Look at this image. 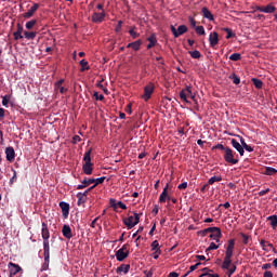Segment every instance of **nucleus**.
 Here are the masks:
<instances>
[{"mask_svg":"<svg viewBox=\"0 0 277 277\" xmlns=\"http://www.w3.org/2000/svg\"><path fill=\"white\" fill-rule=\"evenodd\" d=\"M225 269H227V268H225ZM227 271H228V277H232L233 274H235V272H237V265L233 264L232 267L229 266Z\"/></svg>","mask_w":277,"mask_h":277,"instance_id":"a18cd8bd","label":"nucleus"},{"mask_svg":"<svg viewBox=\"0 0 277 277\" xmlns=\"http://www.w3.org/2000/svg\"><path fill=\"white\" fill-rule=\"evenodd\" d=\"M222 181V176H212L208 180V184L213 185L214 183H220Z\"/></svg>","mask_w":277,"mask_h":277,"instance_id":"4c0bfd02","label":"nucleus"},{"mask_svg":"<svg viewBox=\"0 0 277 277\" xmlns=\"http://www.w3.org/2000/svg\"><path fill=\"white\" fill-rule=\"evenodd\" d=\"M105 21V11H102L101 13L94 12L92 15V23H103Z\"/></svg>","mask_w":277,"mask_h":277,"instance_id":"dca6fc26","label":"nucleus"},{"mask_svg":"<svg viewBox=\"0 0 277 277\" xmlns=\"http://www.w3.org/2000/svg\"><path fill=\"white\" fill-rule=\"evenodd\" d=\"M170 192H172V187H170V183H167L162 193L159 196V202L161 205L166 203V201H171L173 205H176L179 202L176 198L170 196Z\"/></svg>","mask_w":277,"mask_h":277,"instance_id":"7ed1b4c3","label":"nucleus"},{"mask_svg":"<svg viewBox=\"0 0 277 277\" xmlns=\"http://www.w3.org/2000/svg\"><path fill=\"white\" fill-rule=\"evenodd\" d=\"M129 269H131V265L121 264L119 267H117V274H120V272H123V274H129Z\"/></svg>","mask_w":277,"mask_h":277,"instance_id":"bb28decb","label":"nucleus"},{"mask_svg":"<svg viewBox=\"0 0 277 277\" xmlns=\"http://www.w3.org/2000/svg\"><path fill=\"white\" fill-rule=\"evenodd\" d=\"M188 53L193 60H200V57H202V54L198 50L189 51Z\"/></svg>","mask_w":277,"mask_h":277,"instance_id":"473e14b6","label":"nucleus"},{"mask_svg":"<svg viewBox=\"0 0 277 277\" xmlns=\"http://www.w3.org/2000/svg\"><path fill=\"white\" fill-rule=\"evenodd\" d=\"M224 150V153H226V147L223 144H217L213 147V150Z\"/></svg>","mask_w":277,"mask_h":277,"instance_id":"603ef678","label":"nucleus"},{"mask_svg":"<svg viewBox=\"0 0 277 277\" xmlns=\"http://www.w3.org/2000/svg\"><path fill=\"white\" fill-rule=\"evenodd\" d=\"M177 189H187V182H183L177 186Z\"/></svg>","mask_w":277,"mask_h":277,"instance_id":"0e129e2a","label":"nucleus"},{"mask_svg":"<svg viewBox=\"0 0 277 277\" xmlns=\"http://www.w3.org/2000/svg\"><path fill=\"white\" fill-rule=\"evenodd\" d=\"M43 256L51 258V246L49 240H43Z\"/></svg>","mask_w":277,"mask_h":277,"instance_id":"b1692460","label":"nucleus"},{"mask_svg":"<svg viewBox=\"0 0 277 277\" xmlns=\"http://www.w3.org/2000/svg\"><path fill=\"white\" fill-rule=\"evenodd\" d=\"M142 214H137V212H134V216H129L123 219V224L127 226L128 230H131V228L137 226L140 224V216Z\"/></svg>","mask_w":277,"mask_h":277,"instance_id":"39448f33","label":"nucleus"},{"mask_svg":"<svg viewBox=\"0 0 277 277\" xmlns=\"http://www.w3.org/2000/svg\"><path fill=\"white\" fill-rule=\"evenodd\" d=\"M262 269H272V264L269 263L263 264Z\"/></svg>","mask_w":277,"mask_h":277,"instance_id":"338daca9","label":"nucleus"},{"mask_svg":"<svg viewBox=\"0 0 277 277\" xmlns=\"http://www.w3.org/2000/svg\"><path fill=\"white\" fill-rule=\"evenodd\" d=\"M209 185H210V184H205V185L201 187L202 194H205V192H208Z\"/></svg>","mask_w":277,"mask_h":277,"instance_id":"774afa93","label":"nucleus"},{"mask_svg":"<svg viewBox=\"0 0 277 277\" xmlns=\"http://www.w3.org/2000/svg\"><path fill=\"white\" fill-rule=\"evenodd\" d=\"M117 207H119V208L122 209L123 211H127V205H124L122 201H118V202H117Z\"/></svg>","mask_w":277,"mask_h":277,"instance_id":"4d7b16f0","label":"nucleus"},{"mask_svg":"<svg viewBox=\"0 0 277 277\" xmlns=\"http://www.w3.org/2000/svg\"><path fill=\"white\" fill-rule=\"evenodd\" d=\"M92 183H94V179H84L82 181V185H84V187H89V185H92Z\"/></svg>","mask_w":277,"mask_h":277,"instance_id":"8fccbe9b","label":"nucleus"},{"mask_svg":"<svg viewBox=\"0 0 277 277\" xmlns=\"http://www.w3.org/2000/svg\"><path fill=\"white\" fill-rule=\"evenodd\" d=\"M24 36H25L26 40H35V39H36V36H37V32H34V31H25V32H24Z\"/></svg>","mask_w":277,"mask_h":277,"instance_id":"72a5a7b5","label":"nucleus"},{"mask_svg":"<svg viewBox=\"0 0 277 277\" xmlns=\"http://www.w3.org/2000/svg\"><path fill=\"white\" fill-rule=\"evenodd\" d=\"M192 87L187 85L185 89H183L180 92V98L181 101H184V103H189V101L187 98H189V96H192Z\"/></svg>","mask_w":277,"mask_h":277,"instance_id":"9b49d317","label":"nucleus"},{"mask_svg":"<svg viewBox=\"0 0 277 277\" xmlns=\"http://www.w3.org/2000/svg\"><path fill=\"white\" fill-rule=\"evenodd\" d=\"M60 208L62 209L63 216L66 219L68 217L70 213V205L66 201H61L60 202Z\"/></svg>","mask_w":277,"mask_h":277,"instance_id":"2eb2a0df","label":"nucleus"},{"mask_svg":"<svg viewBox=\"0 0 277 277\" xmlns=\"http://www.w3.org/2000/svg\"><path fill=\"white\" fill-rule=\"evenodd\" d=\"M41 235H42L43 241H49L51 234L49 233V226L47 225V223H42Z\"/></svg>","mask_w":277,"mask_h":277,"instance_id":"6ab92c4d","label":"nucleus"},{"mask_svg":"<svg viewBox=\"0 0 277 277\" xmlns=\"http://www.w3.org/2000/svg\"><path fill=\"white\" fill-rule=\"evenodd\" d=\"M5 156H6V161H10V163H12V161H14V159L16 158V151H14V147H6L5 148Z\"/></svg>","mask_w":277,"mask_h":277,"instance_id":"4468645a","label":"nucleus"},{"mask_svg":"<svg viewBox=\"0 0 277 277\" xmlns=\"http://www.w3.org/2000/svg\"><path fill=\"white\" fill-rule=\"evenodd\" d=\"M38 23L37 19H31L29 22L26 23L25 27L26 29H34V26Z\"/></svg>","mask_w":277,"mask_h":277,"instance_id":"a19ab883","label":"nucleus"},{"mask_svg":"<svg viewBox=\"0 0 277 277\" xmlns=\"http://www.w3.org/2000/svg\"><path fill=\"white\" fill-rule=\"evenodd\" d=\"M171 32L173 34L174 38H180L183 34H187V26L180 25L176 29L173 25H171Z\"/></svg>","mask_w":277,"mask_h":277,"instance_id":"6e6552de","label":"nucleus"},{"mask_svg":"<svg viewBox=\"0 0 277 277\" xmlns=\"http://www.w3.org/2000/svg\"><path fill=\"white\" fill-rule=\"evenodd\" d=\"M62 233L65 239H72V229L70 228V225H64Z\"/></svg>","mask_w":277,"mask_h":277,"instance_id":"aec40b11","label":"nucleus"},{"mask_svg":"<svg viewBox=\"0 0 277 277\" xmlns=\"http://www.w3.org/2000/svg\"><path fill=\"white\" fill-rule=\"evenodd\" d=\"M135 29H137V27H135V26H131L129 29V34H130L131 38H133V40L140 38V32L135 31Z\"/></svg>","mask_w":277,"mask_h":277,"instance_id":"c85d7f7f","label":"nucleus"},{"mask_svg":"<svg viewBox=\"0 0 277 277\" xmlns=\"http://www.w3.org/2000/svg\"><path fill=\"white\" fill-rule=\"evenodd\" d=\"M253 85L256 88V90H261L263 88V81L259 78H252L251 79Z\"/></svg>","mask_w":277,"mask_h":277,"instance_id":"c756f323","label":"nucleus"},{"mask_svg":"<svg viewBox=\"0 0 277 277\" xmlns=\"http://www.w3.org/2000/svg\"><path fill=\"white\" fill-rule=\"evenodd\" d=\"M209 42L210 47H216V44L220 42V38L216 31L210 34Z\"/></svg>","mask_w":277,"mask_h":277,"instance_id":"412c9836","label":"nucleus"},{"mask_svg":"<svg viewBox=\"0 0 277 277\" xmlns=\"http://www.w3.org/2000/svg\"><path fill=\"white\" fill-rule=\"evenodd\" d=\"M201 13L203 18H207L208 21H214L213 14L211 13V11H209L207 6H203L201 9Z\"/></svg>","mask_w":277,"mask_h":277,"instance_id":"5701e85b","label":"nucleus"},{"mask_svg":"<svg viewBox=\"0 0 277 277\" xmlns=\"http://www.w3.org/2000/svg\"><path fill=\"white\" fill-rule=\"evenodd\" d=\"M267 221L271 222L272 228L274 230H276V228H277V215L274 214V215L267 216Z\"/></svg>","mask_w":277,"mask_h":277,"instance_id":"cd10ccee","label":"nucleus"},{"mask_svg":"<svg viewBox=\"0 0 277 277\" xmlns=\"http://www.w3.org/2000/svg\"><path fill=\"white\" fill-rule=\"evenodd\" d=\"M14 40H23V26L17 24V31L13 34Z\"/></svg>","mask_w":277,"mask_h":277,"instance_id":"a878e982","label":"nucleus"},{"mask_svg":"<svg viewBox=\"0 0 277 277\" xmlns=\"http://www.w3.org/2000/svg\"><path fill=\"white\" fill-rule=\"evenodd\" d=\"M229 79H232L233 83L235 85H239V83H241V79L239 78V76H237L236 74H232L229 76Z\"/></svg>","mask_w":277,"mask_h":277,"instance_id":"f704fd0d","label":"nucleus"},{"mask_svg":"<svg viewBox=\"0 0 277 277\" xmlns=\"http://www.w3.org/2000/svg\"><path fill=\"white\" fill-rule=\"evenodd\" d=\"M196 34H198V36H205L206 31H205V26H197L195 28Z\"/></svg>","mask_w":277,"mask_h":277,"instance_id":"37998d69","label":"nucleus"},{"mask_svg":"<svg viewBox=\"0 0 277 277\" xmlns=\"http://www.w3.org/2000/svg\"><path fill=\"white\" fill-rule=\"evenodd\" d=\"M83 161L84 164L82 166V170L88 176H90V174L94 172V163H92V148L85 151L83 156Z\"/></svg>","mask_w":277,"mask_h":277,"instance_id":"f03ea898","label":"nucleus"},{"mask_svg":"<svg viewBox=\"0 0 277 277\" xmlns=\"http://www.w3.org/2000/svg\"><path fill=\"white\" fill-rule=\"evenodd\" d=\"M142 47V39H138L134 42L128 43L127 49H133V51H140Z\"/></svg>","mask_w":277,"mask_h":277,"instance_id":"4be33fe9","label":"nucleus"},{"mask_svg":"<svg viewBox=\"0 0 277 277\" xmlns=\"http://www.w3.org/2000/svg\"><path fill=\"white\" fill-rule=\"evenodd\" d=\"M276 10V6H274L272 3L267 4L266 6H255L256 12H263L264 14H275Z\"/></svg>","mask_w":277,"mask_h":277,"instance_id":"9d476101","label":"nucleus"},{"mask_svg":"<svg viewBox=\"0 0 277 277\" xmlns=\"http://www.w3.org/2000/svg\"><path fill=\"white\" fill-rule=\"evenodd\" d=\"M229 60L232 62H239V60H241V54L240 53H233V54H230Z\"/></svg>","mask_w":277,"mask_h":277,"instance_id":"58836bf2","label":"nucleus"},{"mask_svg":"<svg viewBox=\"0 0 277 277\" xmlns=\"http://www.w3.org/2000/svg\"><path fill=\"white\" fill-rule=\"evenodd\" d=\"M64 79H61L58 81H56L54 83V92L55 94L60 93V94H66V92H68V88L64 87Z\"/></svg>","mask_w":277,"mask_h":277,"instance_id":"1a4fd4ad","label":"nucleus"},{"mask_svg":"<svg viewBox=\"0 0 277 277\" xmlns=\"http://www.w3.org/2000/svg\"><path fill=\"white\" fill-rule=\"evenodd\" d=\"M8 267L10 269V277L16 276L18 272L23 271V268L18 264H14L13 262H10Z\"/></svg>","mask_w":277,"mask_h":277,"instance_id":"f8f14e48","label":"nucleus"},{"mask_svg":"<svg viewBox=\"0 0 277 277\" xmlns=\"http://www.w3.org/2000/svg\"><path fill=\"white\" fill-rule=\"evenodd\" d=\"M115 256H116L117 261H119V262H122V261H124V259H128L129 258V245L126 243L122 246V248L117 250Z\"/></svg>","mask_w":277,"mask_h":277,"instance_id":"423d86ee","label":"nucleus"},{"mask_svg":"<svg viewBox=\"0 0 277 277\" xmlns=\"http://www.w3.org/2000/svg\"><path fill=\"white\" fill-rule=\"evenodd\" d=\"M240 237H242V243L245 246H248L249 241H250V236L243 234V233H240Z\"/></svg>","mask_w":277,"mask_h":277,"instance_id":"c03bdc74","label":"nucleus"},{"mask_svg":"<svg viewBox=\"0 0 277 277\" xmlns=\"http://www.w3.org/2000/svg\"><path fill=\"white\" fill-rule=\"evenodd\" d=\"M189 24L192 25V27L196 28V19L194 17H188Z\"/></svg>","mask_w":277,"mask_h":277,"instance_id":"680f3d73","label":"nucleus"},{"mask_svg":"<svg viewBox=\"0 0 277 277\" xmlns=\"http://www.w3.org/2000/svg\"><path fill=\"white\" fill-rule=\"evenodd\" d=\"M277 173V170L275 168L272 167H266L264 174H266L267 176H274V174Z\"/></svg>","mask_w":277,"mask_h":277,"instance_id":"2f4dec72","label":"nucleus"},{"mask_svg":"<svg viewBox=\"0 0 277 277\" xmlns=\"http://www.w3.org/2000/svg\"><path fill=\"white\" fill-rule=\"evenodd\" d=\"M161 254V249H157L155 252H154V259L157 260L159 259V255Z\"/></svg>","mask_w":277,"mask_h":277,"instance_id":"052dcab7","label":"nucleus"},{"mask_svg":"<svg viewBox=\"0 0 277 277\" xmlns=\"http://www.w3.org/2000/svg\"><path fill=\"white\" fill-rule=\"evenodd\" d=\"M93 96H94L95 101H105V95L98 94V92H94Z\"/></svg>","mask_w":277,"mask_h":277,"instance_id":"09e8293b","label":"nucleus"},{"mask_svg":"<svg viewBox=\"0 0 277 277\" xmlns=\"http://www.w3.org/2000/svg\"><path fill=\"white\" fill-rule=\"evenodd\" d=\"M209 237L220 246V239H222V229L220 227H216V229H214Z\"/></svg>","mask_w":277,"mask_h":277,"instance_id":"ddd939ff","label":"nucleus"},{"mask_svg":"<svg viewBox=\"0 0 277 277\" xmlns=\"http://www.w3.org/2000/svg\"><path fill=\"white\" fill-rule=\"evenodd\" d=\"M199 277H220L219 274L203 273Z\"/></svg>","mask_w":277,"mask_h":277,"instance_id":"864d4df0","label":"nucleus"},{"mask_svg":"<svg viewBox=\"0 0 277 277\" xmlns=\"http://www.w3.org/2000/svg\"><path fill=\"white\" fill-rule=\"evenodd\" d=\"M110 207L116 211L118 209V202H116V199L109 200Z\"/></svg>","mask_w":277,"mask_h":277,"instance_id":"5fc2aeb1","label":"nucleus"},{"mask_svg":"<svg viewBox=\"0 0 277 277\" xmlns=\"http://www.w3.org/2000/svg\"><path fill=\"white\" fill-rule=\"evenodd\" d=\"M105 179H107L106 176H102V177H98V179H94V185L93 187H96L97 185H103V183H105Z\"/></svg>","mask_w":277,"mask_h":277,"instance_id":"ea45409f","label":"nucleus"},{"mask_svg":"<svg viewBox=\"0 0 277 277\" xmlns=\"http://www.w3.org/2000/svg\"><path fill=\"white\" fill-rule=\"evenodd\" d=\"M77 198H78V207H81V205H85L88 197H84L83 195H81V193L77 194Z\"/></svg>","mask_w":277,"mask_h":277,"instance_id":"7c9ffc66","label":"nucleus"},{"mask_svg":"<svg viewBox=\"0 0 277 277\" xmlns=\"http://www.w3.org/2000/svg\"><path fill=\"white\" fill-rule=\"evenodd\" d=\"M264 277H274V273H272L271 271H266L264 272Z\"/></svg>","mask_w":277,"mask_h":277,"instance_id":"69168bd1","label":"nucleus"},{"mask_svg":"<svg viewBox=\"0 0 277 277\" xmlns=\"http://www.w3.org/2000/svg\"><path fill=\"white\" fill-rule=\"evenodd\" d=\"M220 245H215V242H211L210 246L206 249V252H211V250H217Z\"/></svg>","mask_w":277,"mask_h":277,"instance_id":"de8ad7c7","label":"nucleus"},{"mask_svg":"<svg viewBox=\"0 0 277 277\" xmlns=\"http://www.w3.org/2000/svg\"><path fill=\"white\" fill-rule=\"evenodd\" d=\"M151 250H153V251L160 250V248H159V241H158V240H154V241L151 242Z\"/></svg>","mask_w":277,"mask_h":277,"instance_id":"3c124183","label":"nucleus"},{"mask_svg":"<svg viewBox=\"0 0 277 277\" xmlns=\"http://www.w3.org/2000/svg\"><path fill=\"white\" fill-rule=\"evenodd\" d=\"M153 92H155V83L149 82L144 88V95H143L144 101H150V97L153 96Z\"/></svg>","mask_w":277,"mask_h":277,"instance_id":"0eeeda50","label":"nucleus"},{"mask_svg":"<svg viewBox=\"0 0 277 277\" xmlns=\"http://www.w3.org/2000/svg\"><path fill=\"white\" fill-rule=\"evenodd\" d=\"M80 66H81V72H84V70H90V66H88V61L81 60L80 61Z\"/></svg>","mask_w":277,"mask_h":277,"instance_id":"e433bc0d","label":"nucleus"},{"mask_svg":"<svg viewBox=\"0 0 277 277\" xmlns=\"http://www.w3.org/2000/svg\"><path fill=\"white\" fill-rule=\"evenodd\" d=\"M217 227H208L203 230V235H207V233H213L214 230H216Z\"/></svg>","mask_w":277,"mask_h":277,"instance_id":"13d9d810","label":"nucleus"},{"mask_svg":"<svg viewBox=\"0 0 277 277\" xmlns=\"http://www.w3.org/2000/svg\"><path fill=\"white\" fill-rule=\"evenodd\" d=\"M121 30H122V21H119L116 28H115V31L117 34H119V31H121Z\"/></svg>","mask_w":277,"mask_h":277,"instance_id":"6e6d98bb","label":"nucleus"},{"mask_svg":"<svg viewBox=\"0 0 277 277\" xmlns=\"http://www.w3.org/2000/svg\"><path fill=\"white\" fill-rule=\"evenodd\" d=\"M10 98H11L10 95L2 96V105H3V107H8V105L10 104Z\"/></svg>","mask_w":277,"mask_h":277,"instance_id":"49530a36","label":"nucleus"},{"mask_svg":"<svg viewBox=\"0 0 277 277\" xmlns=\"http://www.w3.org/2000/svg\"><path fill=\"white\" fill-rule=\"evenodd\" d=\"M92 189H94V186H91L84 193H81V196H84L85 198H88V194H90V192H92Z\"/></svg>","mask_w":277,"mask_h":277,"instance_id":"bf43d9fd","label":"nucleus"},{"mask_svg":"<svg viewBox=\"0 0 277 277\" xmlns=\"http://www.w3.org/2000/svg\"><path fill=\"white\" fill-rule=\"evenodd\" d=\"M50 261H51V258L44 256V263L41 266V272H47V269H49Z\"/></svg>","mask_w":277,"mask_h":277,"instance_id":"c9c22d12","label":"nucleus"},{"mask_svg":"<svg viewBox=\"0 0 277 277\" xmlns=\"http://www.w3.org/2000/svg\"><path fill=\"white\" fill-rule=\"evenodd\" d=\"M147 40L149 41V43L147 44V49L150 50L153 49V47L157 45V37L155 36V34L150 35Z\"/></svg>","mask_w":277,"mask_h":277,"instance_id":"393cba45","label":"nucleus"},{"mask_svg":"<svg viewBox=\"0 0 277 277\" xmlns=\"http://www.w3.org/2000/svg\"><path fill=\"white\" fill-rule=\"evenodd\" d=\"M223 31L227 32L226 39L230 40V38H235V34L230 28H224Z\"/></svg>","mask_w":277,"mask_h":277,"instance_id":"79ce46f5","label":"nucleus"},{"mask_svg":"<svg viewBox=\"0 0 277 277\" xmlns=\"http://www.w3.org/2000/svg\"><path fill=\"white\" fill-rule=\"evenodd\" d=\"M232 146L239 153L240 157H243L246 150H243V146H241V143L237 142V140L235 138H232Z\"/></svg>","mask_w":277,"mask_h":277,"instance_id":"a211bd4d","label":"nucleus"},{"mask_svg":"<svg viewBox=\"0 0 277 277\" xmlns=\"http://www.w3.org/2000/svg\"><path fill=\"white\" fill-rule=\"evenodd\" d=\"M223 158L226 163H230L232 166H237V163H239V155H237L230 147H226Z\"/></svg>","mask_w":277,"mask_h":277,"instance_id":"20e7f679","label":"nucleus"},{"mask_svg":"<svg viewBox=\"0 0 277 277\" xmlns=\"http://www.w3.org/2000/svg\"><path fill=\"white\" fill-rule=\"evenodd\" d=\"M12 172H13V176L11 177V180H10V183L12 184V183H14V181H16V170H14V169H12Z\"/></svg>","mask_w":277,"mask_h":277,"instance_id":"e2e57ef3","label":"nucleus"},{"mask_svg":"<svg viewBox=\"0 0 277 277\" xmlns=\"http://www.w3.org/2000/svg\"><path fill=\"white\" fill-rule=\"evenodd\" d=\"M40 8V4L34 3V5L28 10V12L24 13V18H31L36 12H38V9Z\"/></svg>","mask_w":277,"mask_h":277,"instance_id":"f3484780","label":"nucleus"},{"mask_svg":"<svg viewBox=\"0 0 277 277\" xmlns=\"http://www.w3.org/2000/svg\"><path fill=\"white\" fill-rule=\"evenodd\" d=\"M234 251H235V239H229L226 248V252H225V258L222 264L223 269H228V267L232 265Z\"/></svg>","mask_w":277,"mask_h":277,"instance_id":"f257e3e1","label":"nucleus"}]
</instances>
